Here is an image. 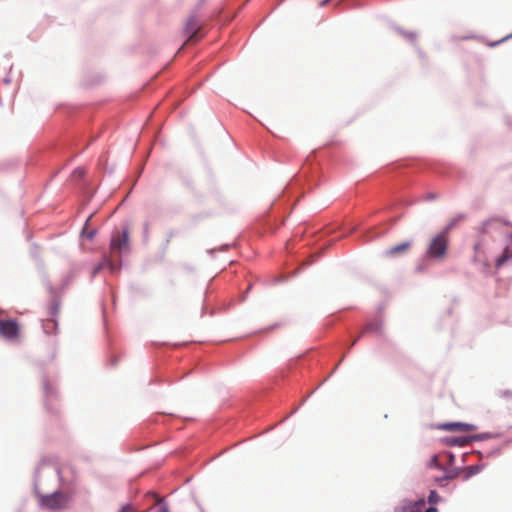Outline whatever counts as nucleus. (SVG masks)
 <instances>
[{
    "instance_id": "nucleus-8",
    "label": "nucleus",
    "mask_w": 512,
    "mask_h": 512,
    "mask_svg": "<svg viewBox=\"0 0 512 512\" xmlns=\"http://www.w3.org/2000/svg\"><path fill=\"white\" fill-rule=\"evenodd\" d=\"M127 244L128 234L124 231L122 234H118L112 238L110 247L112 251H116L126 247Z\"/></svg>"
},
{
    "instance_id": "nucleus-18",
    "label": "nucleus",
    "mask_w": 512,
    "mask_h": 512,
    "mask_svg": "<svg viewBox=\"0 0 512 512\" xmlns=\"http://www.w3.org/2000/svg\"><path fill=\"white\" fill-rule=\"evenodd\" d=\"M119 512H147L146 510L140 511L131 504H125L121 507Z\"/></svg>"
},
{
    "instance_id": "nucleus-21",
    "label": "nucleus",
    "mask_w": 512,
    "mask_h": 512,
    "mask_svg": "<svg viewBox=\"0 0 512 512\" xmlns=\"http://www.w3.org/2000/svg\"><path fill=\"white\" fill-rule=\"evenodd\" d=\"M468 469H469V473L466 475L465 478H468L471 475H473L479 471V468L477 466H470Z\"/></svg>"
},
{
    "instance_id": "nucleus-6",
    "label": "nucleus",
    "mask_w": 512,
    "mask_h": 512,
    "mask_svg": "<svg viewBox=\"0 0 512 512\" xmlns=\"http://www.w3.org/2000/svg\"><path fill=\"white\" fill-rule=\"evenodd\" d=\"M438 429L446 431L471 432L475 430V426L463 422L443 423L437 426Z\"/></svg>"
},
{
    "instance_id": "nucleus-13",
    "label": "nucleus",
    "mask_w": 512,
    "mask_h": 512,
    "mask_svg": "<svg viewBox=\"0 0 512 512\" xmlns=\"http://www.w3.org/2000/svg\"><path fill=\"white\" fill-rule=\"evenodd\" d=\"M91 217L90 216L87 220H86V223L82 229V232H81V237L82 238H85V239H88V240H92L96 233H97V230L96 228H90V220H91Z\"/></svg>"
},
{
    "instance_id": "nucleus-23",
    "label": "nucleus",
    "mask_w": 512,
    "mask_h": 512,
    "mask_svg": "<svg viewBox=\"0 0 512 512\" xmlns=\"http://www.w3.org/2000/svg\"><path fill=\"white\" fill-rule=\"evenodd\" d=\"M455 475L454 474H447L445 475L443 478H436V481H442V480H446V479H452L454 478Z\"/></svg>"
},
{
    "instance_id": "nucleus-1",
    "label": "nucleus",
    "mask_w": 512,
    "mask_h": 512,
    "mask_svg": "<svg viewBox=\"0 0 512 512\" xmlns=\"http://www.w3.org/2000/svg\"><path fill=\"white\" fill-rule=\"evenodd\" d=\"M448 247L449 234L445 230L430 239L426 249V257L436 261H443L447 257Z\"/></svg>"
},
{
    "instance_id": "nucleus-19",
    "label": "nucleus",
    "mask_w": 512,
    "mask_h": 512,
    "mask_svg": "<svg viewBox=\"0 0 512 512\" xmlns=\"http://www.w3.org/2000/svg\"><path fill=\"white\" fill-rule=\"evenodd\" d=\"M440 500V497L438 495V493L434 490H432L428 496V502L430 504H436L438 503V501Z\"/></svg>"
},
{
    "instance_id": "nucleus-7",
    "label": "nucleus",
    "mask_w": 512,
    "mask_h": 512,
    "mask_svg": "<svg viewBox=\"0 0 512 512\" xmlns=\"http://www.w3.org/2000/svg\"><path fill=\"white\" fill-rule=\"evenodd\" d=\"M412 247V241H405L393 247H390L384 252L385 257H398L400 255L407 254Z\"/></svg>"
},
{
    "instance_id": "nucleus-14",
    "label": "nucleus",
    "mask_w": 512,
    "mask_h": 512,
    "mask_svg": "<svg viewBox=\"0 0 512 512\" xmlns=\"http://www.w3.org/2000/svg\"><path fill=\"white\" fill-rule=\"evenodd\" d=\"M105 267H109L111 270L114 269V264L108 257H104L102 259V261L93 268V271H92L93 276L98 274Z\"/></svg>"
},
{
    "instance_id": "nucleus-25",
    "label": "nucleus",
    "mask_w": 512,
    "mask_h": 512,
    "mask_svg": "<svg viewBox=\"0 0 512 512\" xmlns=\"http://www.w3.org/2000/svg\"><path fill=\"white\" fill-rule=\"evenodd\" d=\"M425 512H438V510L434 507H430Z\"/></svg>"
},
{
    "instance_id": "nucleus-16",
    "label": "nucleus",
    "mask_w": 512,
    "mask_h": 512,
    "mask_svg": "<svg viewBox=\"0 0 512 512\" xmlns=\"http://www.w3.org/2000/svg\"><path fill=\"white\" fill-rule=\"evenodd\" d=\"M85 175V170L83 168H77L72 174H71V180L72 181H78Z\"/></svg>"
},
{
    "instance_id": "nucleus-15",
    "label": "nucleus",
    "mask_w": 512,
    "mask_h": 512,
    "mask_svg": "<svg viewBox=\"0 0 512 512\" xmlns=\"http://www.w3.org/2000/svg\"><path fill=\"white\" fill-rule=\"evenodd\" d=\"M367 332L380 333L381 332V327L377 323H369V324H367L365 326V328H364L362 333H367Z\"/></svg>"
},
{
    "instance_id": "nucleus-26",
    "label": "nucleus",
    "mask_w": 512,
    "mask_h": 512,
    "mask_svg": "<svg viewBox=\"0 0 512 512\" xmlns=\"http://www.w3.org/2000/svg\"><path fill=\"white\" fill-rule=\"evenodd\" d=\"M357 340H358V338H357V339H355V340L352 342L351 346L355 345V343H356V341H357Z\"/></svg>"
},
{
    "instance_id": "nucleus-4",
    "label": "nucleus",
    "mask_w": 512,
    "mask_h": 512,
    "mask_svg": "<svg viewBox=\"0 0 512 512\" xmlns=\"http://www.w3.org/2000/svg\"><path fill=\"white\" fill-rule=\"evenodd\" d=\"M60 313V303L58 302L55 306L49 309V317L43 323V329L45 333L50 334L56 331L58 323L55 320V316Z\"/></svg>"
},
{
    "instance_id": "nucleus-17",
    "label": "nucleus",
    "mask_w": 512,
    "mask_h": 512,
    "mask_svg": "<svg viewBox=\"0 0 512 512\" xmlns=\"http://www.w3.org/2000/svg\"><path fill=\"white\" fill-rule=\"evenodd\" d=\"M398 512H421V507L417 505H407L400 508Z\"/></svg>"
},
{
    "instance_id": "nucleus-27",
    "label": "nucleus",
    "mask_w": 512,
    "mask_h": 512,
    "mask_svg": "<svg viewBox=\"0 0 512 512\" xmlns=\"http://www.w3.org/2000/svg\"><path fill=\"white\" fill-rule=\"evenodd\" d=\"M329 0H325L321 5L328 3Z\"/></svg>"
},
{
    "instance_id": "nucleus-20",
    "label": "nucleus",
    "mask_w": 512,
    "mask_h": 512,
    "mask_svg": "<svg viewBox=\"0 0 512 512\" xmlns=\"http://www.w3.org/2000/svg\"><path fill=\"white\" fill-rule=\"evenodd\" d=\"M428 467H430V468L435 467V468H439V469H441V466H440V464H439V462H438V456H437V455H434V456L430 459V461H429V463H428Z\"/></svg>"
},
{
    "instance_id": "nucleus-9",
    "label": "nucleus",
    "mask_w": 512,
    "mask_h": 512,
    "mask_svg": "<svg viewBox=\"0 0 512 512\" xmlns=\"http://www.w3.org/2000/svg\"><path fill=\"white\" fill-rule=\"evenodd\" d=\"M510 258H512V235L509 237L507 244L504 247L503 253L497 258L496 267H501Z\"/></svg>"
},
{
    "instance_id": "nucleus-22",
    "label": "nucleus",
    "mask_w": 512,
    "mask_h": 512,
    "mask_svg": "<svg viewBox=\"0 0 512 512\" xmlns=\"http://www.w3.org/2000/svg\"><path fill=\"white\" fill-rule=\"evenodd\" d=\"M156 512H170L166 504H161Z\"/></svg>"
},
{
    "instance_id": "nucleus-11",
    "label": "nucleus",
    "mask_w": 512,
    "mask_h": 512,
    "mask_svg": "<svg viewBox=\"0 0 512 512\" xmlns=\"http://www.w3.org/2000/svg\"><path fill=\"white\" fill-rule=\"evenodd\" d=\"M483 242L484 238L481 236L480 239L474 244V261L485 264L487 259L483 255Z\"/></svg>"
},
{
    "instance_id": "nucleus-10",
    "label": "nucleus",
    "mask_w": 512,
    "mask_h": 512,
    "mask_svg": "<svg viewBox=\"0 0 512 512\" xmlns=\"http://www.w3.org/2000/svg\"><path fill=\"white\" fill-rule=\"evenodd\" d=\"M508 223L506 221L501 220L500 218H491L487 221H485L482 224L481 234L488 233L492 228H497L501 225H507Z\"/></svg>"
},
{
    "instance_id": "nucleus-3",
    "label": "nucleus",
    "mask_w": 512,
    "mask_h": 512,
    "mask_svg": "<svg viewBox=\"0 0 512 512\" xmlns=\"http://www.w3.org/2000/svg\"><path fill=\"white\" fill-rule=\"evenodd\" d=\"M19 326L14 320H0V335L6 339H14L18 336Z\"/></svg>"
},
{
    "instance_id": "nucleus-2",
    "label": "nucleus",
    "mask_w": 512,
    "mask_h": 512,
    "mask_svg": "<svg viewBox=\"0 0 512 512\" xmlns=\"http://www.w3.org/2000/svg\"><path fill=\"white\" fill-rule=\"evenodd\" d=\"M64 503V496L61 492H55L49 495H42L40 497V504L48 509H59Z\"/></svg>"
},
{
    "instance_id": "nucleus-24",
    "label": "nucleus",
    "mask_w": 512,
    "mask_h": 512,
    "mask_svg": "<svg viewBox=\"0 0 512 512\" xmlns=\"http://www.w3.org/2000/svg\"><path fill=\"white\" fill-rule=\"evenodd\" d=\"M151 495L156 498V503L157 504H160L162 502V499L159 498L156 494L152 493Z\"/></svg>"
},
{
    "instance_id": "nucleus-5",
    "label": "nucleus",
    "mask_w": 512,
    "mask_h": 512,
    "mask_svg": "<svg viewBox=\"0 0 512 512\" xmlns=\"http://www.w3.org/2000/svg\"><path fill=\"white\" fill-rule=\"evenodd\" d=\"M200 25L196 16H190L185 23V33L190 35L189 41H196L199 38Z\"/></svg>"
},
{
    "instance_id": "nucleus-12",
    "label": "nucleus",
    "mask_w": 512,
    "mask_h": 512,
    "mask_svg": "<svg viewBox=\"0 0 512 512\" xmlns=\"http://www.w3.org/2000/svg\"><path fill=\"white\" fill-rule=\"evenodd\" d=\"M470 441H471L470 437H467V436L446 438V443L449 446L463 447V446L468 445L470 443Z\"/></svg>"
}]
</instances>
